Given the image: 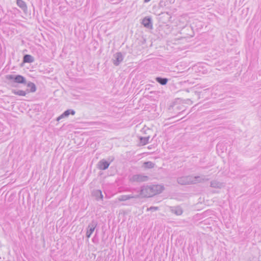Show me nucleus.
Masks as SVG:
<instances>
[{
    "mask_svg": "<svg viewBox=\"0 0 261 261\" xmlns=\"http://www.w3.org/2000/svg\"><path fill=\"white\" fill-rule=\"evenodd\" d=\"M164 190V187L161 185H146L141 187L140 191L142 198L150 197L161 193Z\"/></svg>",
    "mask_w": 261,
    "mask_h": 261,
    "instance_id": "1",
    "label": "nucleus"
},
{
    "mask_svg": "<svg viewBox=\"0 0 261 261\" xmlns=\"http://www.w3.org/2000/svg\"><path fill=\"white\" fill-rule=\"evenodd\" d=\"M6 79L14 83L27 84L25 77L20 75L9 74L6 76Z\"/></svg>",
    "mask_w": 261,
    "mask_h": 261,
    "instance_id": "2",
    "label": "nucleus"
},
{
    "mask_svg": "<svg viewBox=\"0 0 261 261\" xmlns=\"http://www.w3.org/2000/svg\"><path fill=\"white\" fill-rule=\"evenodd\" d=\"M149 179V177L141 174H135L129 178L131 182H141L147 181Z\"/></svg>",
    "mask_w": 261,
    "mask_h": 261,
    "instance_id": "3",
    "label": "nucleus"
},
{
    "mask_svg": "<svg viewBox=\"0 0 261 261\" xmlns=\"http://www.w3.org/2000/svg\"><path fill=\"white\" fill-rule=\"evenodd\" d=\"M177 182L181 185L193 184V181L192 180V176H181L177 178Z\"/></svg>",
    "mask_w": 261,
    "mask_h": 261,
    "instance_id": "4",
    "label": "nucleus"
},
{
    "mask_svg": "<svg viewBox=\"0 0 261 261\" xmlns=\"http://www.w3.org/2000/svg\"><path fill=\"white\" fill-rule=\"evenodd\" d=\"M97 225V222L95 220H92L88 226L87 230L86 232V237L88 238H89L91 237V235L94 231L95 227Z\"/></svg>",
    "mask_w": 261,
    "mask_h": 261,
    "instance_id": "5",
    "label": "nucleus"
},
{
    "mask_svg": "<svg viewBox=\"0 0 261 261\" xmlns=\"http://www.w3.org/2000/svg\"><path fill=\"white\" fill-rule=\"evenodd\" d=\"M192 180L193 181V184H196L197 183L203 182L205 181L208 180V178H206L205 176L204 175L202 176H192Z\"/></svg>",
    "mask_w": 261,
    "mask_h": 261,
    "instance_id": "6",
    "label": "nucleus"
},
{
    "mask_svg": "<svg viewBox=\"0 0 261 261\" xmlns=\"http://www.w3.org/2000/svg\"><path fill=\"white\" fill-rule=\"evenodd\" d=\"M114 57L115 59L114 60L113 63L116 66L119 65L123 59V56L120 52L115 54L114 55Z\"/></svg>",
    "mask_w": 261,
    "mask_h": 261,
    "instance_id": "7",
    "label": "nucleus"
},
{
    "mask_svg": "<svg viewBox=\"0 0 261 261\" xmlns=\"http://www.w3.org/2000/svg\"><path fill=\"white\" fill-rule=\"evenodd\" d=\"M75 112L74 110L69 109L66 111H65L62 114H61L60 116H59L57 118V120L58 121H60L61 119L67 117L70 114L72 115H74L75 114Z\"/></svg>",
    "mask_w": 261,
    "mask_h": 261,
    "instance_id": "8",
    "label": "nucleus"
},
{
    "mask_svg": "<svg viewBox=\"0 0 261 261\" xmlns=\"http://www.w3.org/2000/svg\"><path fill=\"white\" fill-rule=\"evenodd\" d=\"M142 24L146 28L148 29H151L152 27V24L151 23V19L150 17H145L142 20Z\"/></svg>",
    "mask_w": 261,
    "mask_h": 261,
    "instance_id": "9",
    "label": "nucleus"
},
{
    "mask_svg": "<svg viewBox=\"0 0 261 261\" xmlns=\"http://www.w3.org/2000/svg\"><path fill=\"white\" fill-rule=\"evenodd\" d=\"M17 5L22 9V10L24 12L27 13L28 10V8L26 3L22 0H17L16 1Z\"/></svg>",
    "mask_w": 261,
    "mask_h": 261,
    "instance_id": "10",
    "label": "nucleus"
},
{
    "mask_svg": "<svg viewBox=\"0 0 261 261\" xmlns=\"http://www.w3.org/2000/svg\"><path fill=\"white\" fill-rule=\"evenodd\" d=\"M98 165V168L99 169L106 170L107 168H108V167L110 165V163L108 162H107L104 160H102L99 162Z\"/></svg>",
    "mask_w": 261,
    "mask_h": 261,
    "instance_id": "11",
    "label": "nucleus"
},
{
    "mask_svg": "<svg viewBox=\"0 0 261 261\" xmlns=\"http://www.w3.org/2000/svg\"><path fill=\"white\" fill-rule=\"evenodd\" d=\"M210 186L212 188L221 189L224 186V184L216 180L211 181Z\"/></svg>",
    "mask_w": 261,
    "mask_h": 261,
    "instance_id": "12",
    "label": "nucleus"
},
{
    "mask_svg": "<svg viewBox=\"0 0 261 261\" xmlns=\"http://www.w3.org/2000/svg\"><path fill=\"white\" fill-rule=\"evenodd\" d=\"M171 211L177 216L181 215L183 213L182 210L180 206L172 207Z\"/></svg>",
    "mask_w": 261,
    "mask_h": 261,
    "instance_id": "13",
    "label": "nucleus"
},
{
    "mask_svg": "<svg viewBox=\"0 0 261 261\" xmlns=\"http://www.w3.org/2000/svg\"><path fill=\"white\" fill-rule=\"evenodd\" d=\"M23 61L24 63H33V62H34V58L31 55H25L23 56Z\"/></svg>",
    "mask_w": 261,
    "mask_h": 261,
    "instance_id": "14",
    "label": "nucleus"
},
{
    "mask_svg": "<svg viewBox=\"0 0 261 261\" xmlns=\"http://www.w3.org/2000/svg\"><path fill=\"white\" fill-rule=\"evenodd\" d=\"M156 81L162 85H165L167 84L168 79L167 78H163L161 77H157L155 79Z\"/></svg>",
    "mask_w": 261,
    "mask_h": 261,
    "instance_id": "15",
    "label": "nucleus"
},
{
    "mask_svg": "<svg viewBox=\"0 0 261 261\" xmlns=\"http://www.w3.org/2000/svg\"><path fill=\"white\" fill-rule=\"evenodd\" d=\"M27 87L29 88H30V90H27V92L29 93L31 92H35L36 91V87L35 85L31 82L27 83Z\"/></svg>",
    "mask_w": 261,
    "mask_h": 261,
    "instance_id": "16",
    "label": "nucleus"
},
{
    "mask_svg": "<svg viewBox=\"0 0 261 261\" xmlns=\"http://www.w3.org/2000/svg\"><path fill=\"white\" fill-rule=\"evenodd\" d=\"M12 92L15 95H19V96H25L27 94L26 91H23L21 90L12 89Z\"/></svg>",
    "mask_w": 261,
    "mask_h": 261,
    "instance_id": "17",
    "label": "nucleus"
},
{
    "mask_svg": "<svg viewBox=\"0 0 261 261\" xmlns=\"http://www.w3.org/2000/svg\"><path fill=\"white\" fill-rule=\"evenodd\" d=\"M150 137H140V143L142 145H145L149 143V140Z\"/></svg>",
    "mask_w": 261,
    "mask_h": 261,
    "instance_id": "18",
    "label": "nucleus"
},
{
    "mask_svg": "<svg viewBox=\"0 0 261 261\" xmlns=\"http://www.w3.org/2000/svg\"><path fill=\"white\" fill-rule=\"evenodd\" d=\"M143 167L145 168L151 169L154 167V164L150 161L146 162L144 163Z\"/></svg>",
    "mask_w": 261,
    "mask_h": 261,
    "instance_id": "19",
    "label": "nucleus"
},
{
    "mask_svg": "<svg viewBox=\"0 0 261 261\" xmlns=\"http://www.w3.org/2000/svg\"><path fill=\"white\" fill-rule=\"evenodd\" d=\"M118 200L119 201H124L129 200V197L127 195H120L118 198Z\"/></svg>",
    "mask_w": 261,
    "mask_h": 261,
    "instance_id": "20",
    "label": "nucleus"
},
{
    "mask_svg": "<svg viewBox=\"0 0 261 261\" xmlns=\"http://www.w3.org/2000/svg\"><path fill=\"white\" fill-rule=\"evenodd\" d=\"M139 192H140V191H139ZM127 196H128V197H129V199L142 198V196L141 195L140 192H139V193L138 194H136V195L129 194V195H127Z\"/></svg>",
    "mask_w": 261,
    "mask_h": 261,
    "instance_id": "21",
    "label": "nucleus"
},
{
    "mask_svg": "<svg viewBox=\"0 0 261 261\" xmlns=\"http://www.w3.org/2000/svg\"><path fill=\"white\" fill-rule=\"evenodd\" d=\"M159 210V207L156 206H151L147 208V211H156Z\"/></svg>",
    "mask_w": 261,
    "mask_h": 261,
    "instance_id": "22",
    "label": "nucleus"
},
{
    "mask_svg": "<svg viewBox=\"0 0 261 261\" xmlns=\"http://www.w3.org/2000/svg\"><path fill=\"white\" fill-rule=\"evenodd\" d=\"M96 193H97L98 194H99V195H100V198H101V199H102V198H103V196H102V195L101 192L100 190H97V191H96Z\"/></svg>",
    "mask_w": 261,
    "mask_h": 261,
    "instance_id": "23",
    "label": "nucleus"
},
{
    "mask_svg": "<svg viewBox=\"0 0 261 261\" xmlns=\"http://www.w3.org/2000/svg\"><path fill=\"white\" fill-rule=\"evenodd\" d=\"M150 0H144V3H148L150 1Z\"/></svg>",
    "mask_w": 261,
    "mask_h": 261,
    "instance_id": "24",
    "label": "nucleus"
},
{
    "mask_svg": "<svg viewBox=\"0 0 261 261\" xmlns=\"http://www.w3.org/2000/svg\"><path fill=\"white\" fill-rule=\"evenodd\" d=\"M12 86H13V87H16L15 85H14L13 83V84H12Z\"/></svg>",
    "mask_w": 261,
    "mask_h": 261,
    "instance_id": "25",
    "label": "nucleus"
}]
</instances>
